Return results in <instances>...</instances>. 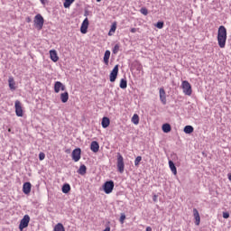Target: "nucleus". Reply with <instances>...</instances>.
Segmentation results:
<instances>
[{
    "label": "nucleus",
    "instance_id": "nucleus-1",
    "mask_svg": "<svg viewBox=\"0 0 231 231\" xmlns=\"http://www.w3.org/2000/svg\"><path fill=\"white\" fill-rule=\"evenodd\" d=\"M217 42L219 48H225L226 46V28L224 25L218 27Z\"/></svg>",
    "mask_w": 231,
    "mask_h": 231
},
{
    "label": "nucleus",
    "instance_id": "nucleus-2",
    "mask_svg": "<svg viewBox=\"0 0 231 231\" xmlns=\"http://www.w3.org/2000/svg\"><path fill=\"white\" fill-rule=\"evenodd\" d=\"M181 88L184 95H187L188 97H190V95H192V86L189 81L183 80L181 83Z\"/></svg>",
    "mask_w": 231,
    "mask_h": 231
},
{
    "label": "nucleus",
    "instance_id": "nucleus-3",
    "mask_svg": "<svg viewBox=\"0 0 231 231\" xmlns=\"http://www.w3.org/2000/svg\"><path fill=\"white\" fill-rule=\"evenodd\" d=\"M125 164L124 163V156L121 152H117V171L120 174H124Z\"/></svg>",
    "mask_w": 231,
    "mask_h": 231
},
{
    "label": "nucleus",
    "instance_id": "nucleus-4",
    "mask_svg": "<svg viewBox=\"0 0 231 231\" xmlns=\"http://www.w3.org/2000/svg\"><path fill=\"white\" fill-rule=\"evenodd\" d=\"M34 26L37 30H41L44 26V17L41 14L34 16Z\"/></svg>",
    "mask_w": 231,
    "mask_h": 231
},
{
    "label": "nucleus",
    "instance_id": "nucleus-5",
    "mask_svg": "<svg viewBox=\"0 0 231 231\" xmlns=\"http://www.w3.org/2000/svg\"><path fill=\"white\" fill-rule=\"evenodd\" d=\"M114 189H115V181L113 180H107L103 185V190L105 194H111Z\"/></svg>",
    "mask_w": 231,
    "mask_h": 231
},
{
    "label": "nucleus",
    "instance_id": "nucleus-6",
    "mask_svg": "<svg viewBox=\"0 0 231 231\" xmlns=\"http://www.w3.org/2000/svg\"><path fill=\"white\" fill-rule=\"evenodd\" d=\"M30 225V216L25 215L23 219L20 221L19 229L24 230Z\"/></svg>",
    "mask_w": 231,
    "mask_h": 231
},
{
    "label": "nucleus",
    "instance_id": "nucleus-7",
    "mask_svg": "<svg viewBox=\"0 0 231 231\" xmlns=\"http://www.w3.org/2000/svg\"><path fill=\"white\" fill-rule=\"evenodd\" d=\"M60 91H66V86L60 81H56L54 83V92L60 93Z\"/></svg>",
    "mask_w": 231,
    "mask_h": 231
},
{
    "label": "nucleus",
    "instance_id": "nucleus-8",
    "mask_svg": "<svg viewBox=\"0 0 231 231\" xmlns=\"http://www.w3.org/2000/svg\"><path fill=\"white\" fill-rule=\"evenodd\" d=\"M16 116H23V106H21V101L16 100L14 103Z\"/></svg>",
    "mask_w": 231,
    "mask_h": 231
},
{
    "label": "nucleus",
    "instance_id": "nucleus-9",
    "mask_svg": "<svg viewBox=\"0 0 231 231\" xmlns=\"http://www.w3.org/2000/svg\"><path fill=\"white\" fill-rule=\"evenodd\" d=\"M118 77V65H116L110 73V82H115Z\"/></svg>",
    "mask_w": 231,
    "mask_h": 231
},
{
    "label": "nucleus",
    "instance_id": "nucleus-10",
    "mask_svg": "<svg viewBox=\"0 0 231 231\" xmlns=\"http://www.w3.org/2000/svg\"><path fill=\"white\" fill-rule=\"evenodd\" d=\"M88 27H89V20L88 18H85L80 27L81 33H88Z\"/></svg>",
    "mask_w": 231,
    "mask_h": 231
},
{
    "label": "nucleus",
    "instance_id": "nucleus-11",
    "mask_svg": "<svg viewBox=\"0 0 231 231\" xmlns=\"http://www.w3.org/2000/svg\"><path fill=\"white\" fill-rule=\"evenodd\" d=\"M82 152V150L80 148H76L72 152V160L75 162H79L80 160V154Z\"/></svg>",
    "mask_w": 231,
    "mask_h": 231
},
{
    "label": "nucleus",
    "instance_id": "nucleus-12",
    "mask_svg": "<svg viewBox=\"0 0 231 231\" xmlns=\"http://www.w3.org/2000/svg\"><path fill=\"white\" fill-rule=\"evenodd\" d=\"M159 95H160V100L165 106L167 104V97L165 93V89L163 88H161L159 90Z\"/></svg>",
    "mask_w": 231,
    "mask_h": 231
},
{
    "label": "nucleus",
    "instance_id": "nucleus-13",
    "mask_svg": "<svg viewBox=\"0 0 231 231\" xmlns=\"http://www.w3.org/2000/svg\"><path fill=\"white\" fill-rule=\"evenodd\" d=\"M193 217L195 219V225L199 226V223H201V217H199V211H198L196 208H193Z\"/></svg>",
    "mask_w": 231,
    "mask_h": 231
},
{
    "label": "nucleus",
    "instance_id": "nucleus-14",
    "mask_svg": "<svg viewBox=\"0 0 231 231\" xmlns=\"http://www.w3.org/2000/svg\"><path fill=\"white\" fill-rule=\"evenodd\" d=\"M23 194H30V192H32V183L30 182L23 183Z\"/></svg>",
    "mask_w": 231,
    "mask_h": 231
},
{
    "label": "nucleus",
    "instance_id": "nucleus-15",
    "mask_svg": "<svg viewBox=\"0 0 231 231\" xmlns=\"http://www.w3.org/2000/svg\"><path fill=\"white\" fill-rule=\"evenodd\" d=\"M99 149L100 145L98 144V142L93 141L90 144V151H92V152H98Z\"/></svg>",
    "mask_w": 231,
    "mask_h": 231
},
{
    "label": "nucleus",
    "instance_id": "nucleus-16",
    "mask_svg": "<svg viewBox=\"0 0 231 231\" xmlns=\"http://www.w3.org/2000/svg\"><path fill=\"white\" fill-rule=\"evenodd\" d=\"M50 56H51V60H52V62H57L59 60V55L57 54V51L55 50L50 51Z\"/></svg>",
    "mask_w": 231,
    "mask_h": 231
},
{
    "label": "nucleus",
    "instance_id": "nucleus-17",
    "mask_svg": "<svg viewBox=\"0 0 231 231\" xmlns=\"http://www.w3.org/2000/svg\"><path fill=\"white\" fill-rule=\"evenodd\" d=\"M109 124H111V120H109L108 117L102 118L101 125L103 129H107V127H109Z\"/></svg>",
    "mask_w": 231,
    "mask_h": 231
},
{
    "label": "nucleus",
    "instance_id": "nucleus-18",
    "mask_svg": "<svg viewBox=\"0 0 231 231\" xmlns=\"http://www.w3.org/2000/svg\"><path fill=\"white\" fill-rule=\"evenodd\" d=\"M8 84H9V88L11 91H15V80L14 79V77H9L8 79Z\"/></svg>",
    "mask_w": 231,
    "mask_h": 231
},
{
    "label": "nucleus",
    "instance_id": "nucleus-19",
    "mask_svg": "<svg viewBox=\"0 0 231 231\" xmlns=\"http://www.w3.org/2000/svg\"><path fill=\"white\" fill-rule=\"evenodd\" d=\"M60 100L63 104H66V102L69 100V94L68 93V91H65L60 94Z\"/></svg>",
    "mask_w": 231,
    "mask_h": 231
},
{
    "label": "nucleus",
    "instance_id": "nucleus-20",
    "mask_svg": "<svg viewBox=\"0 0 231 231\" xmlns=\"http://www.w3.org/2000/svg\"><path fill=\"white\" fill-rule=\"evenodd\" d=\"M169 167H170L172 174H174V176H176V174H178V169H176V165L174 164V162L169 161Z\"/></svg>",
    "mask_w": 231,
    "mask_h": 231
},
{
    "label": "nucleus",
    "instance_id": "nucleus-21",
    "mask_svg": "<svg viewBox=\"0 0 231 231\" xmlns=\"http://www.w3.org/2000/svg\"><path fill=\"white\" fill-rule=\"evenodd\" d=\"M109 57H111V51H106L104 54V62L106 66L109 64Z\"/></svg>",
    "mask_w": 231,
    "mask_h": 231
},
{
    "label": "nucleus",
    "instance_id": "nucleus-22",
    "mask_svg": "<svg viewBox=\"0 0 231 231\" xmlns=\"http://www.w3.org/2000/svg\"><path fill=\"white\" fill-rule=\"evenodd\" d=\"M184 133L186 134H191V133H194V127L192 125H186L184 127Z\"/></svg>",
    "mask_w": 231,
    "mask_h": 231
},
{
    "label": "nucleus",
    "instance_id": "nucleus-23",
    "mask_svg": "<svg viewBox=\"0 0 231 231\" xmlns=\"http://www.w3.org/2000/svg\"><path fill=\"white\" fill-rule=\"evenodd\" d=\"M87 171H88V168L86 167V165L82 164V165H80L79 169L78 170V172L81 176H84L86 174Z\"/></svg>",
    "mask_w": 231,
    "mask_h": 231
},
{
    "label": "nucleus",
    "instance_id": "nucleus-24",
    "mask_svg": "<svg viewBox=\"0 0 231 231\" xmlns=\"http://www.w3.org/2000/svg\"><path fill=\"white\" fill-rule=\"evenodd\" d=\"M63 194H68L69 192V190H71V186H69V184L66 183L62 186L61 189Z\"/></svg>",
    "mask_w": 231,
    "mask_h": 231
},
{
    "label": "nucleus",
    "instance_id": "nucleus-25",
    "mask_svg": "<svg viewBox=\"0 0 231 231\" xmlns=\"http://www.w3.org/2000/svg\"><path fill=\"white\" fill-rule=\"evenodd\" d=\"M132 122L134 124V125H138L140 124V116H138V114H134L133 116Z\"/></svg>",
    "mask_w": 231,
    "mask_h": 231
},
{
    "label": "nucleus",
    "instance_id": "nucleus-26",
    "mask_svg": "<svg viewBox=\"0 0 231 231\" xmlns=\"http://www.w3.org/2000/svg\"><path fill=\"white\" fill-rule=\"evenodd\" d=\"M119 88H121V89L127 88V79H122L119 84Z\"/></svg>",
    "mask_w": 231,
    "mask_h": 231
},
{
    "label": "nucleus",
    "instance_id": "nucleus-27",
    "mask_svg": "<svg viewBox=\"0 0 231 231\" xmlns=\"http://www.w3.org/2000/svg\"><path fill=\"white\" fill-rule=\"evenodd\" d=\"M54 231H66V229L64 228V226L61 223H58L54 226Z\"/></svg>",
    "mask_w": 231,
    "mask_h": 231
},
{
    "label": "nucleus",
    "instance_id": "nucleus-28",
    "mask_svg": "<svg viewBox=\"0 0 231 231\" xmlns=\"http://www.w3.org/2000/svg\"><path fill=\"white\" fill-rule=\"evenodd\" d=\"M171 125L170 124H164L162 125V131L163 133H171Z\"/></svg>",
    "mask_w": 231,
    "mask_h": 231
},
{
    "label": "nucleus",
    "instance_id": "nucleus-29",
    "mask_svg": "<svg viewBox=\"0 0 231 231\" xmlns=\"http://www.w3.org/2000/svg\"><path fill=\"white\" fill-rule=\"evenodd\" d=\"M73 3H75V0H65L63 6L64 8H69Z\"/></svg>",
    "mask_w": 231,
    "mask_h": 231
},
{
    "label": "nucleus",
    "instance_id": "nucleus-30",
    "mask_svg": "<svg viewBox=\"0 0 231 231\" xmlns=\"http://www.w3.org/2000/svg\"><path fill=\"white\" fill-rule=\"evenodd\" d=\"M115 32H116V22H114L112 23L108 35H111V33H115Z\"/></svg>",
    "mask_w": 231,
    "mask_h": 231
},
{
    "label": "nucleus",
    "instance_id": "nucleus-31",
    "mask_svg": "<svg viewBox=\"0 0 231 231\" xmlns=\"http://www.w3.org/2000/svg\"><path fill=\"white\" fill-rule=\"evenodd\" d=\"M114 55H116V53H118V51H120V44H116L112 50Z\"/></svg>",
    "mask_w": 231,
    "mask_h": 231
},
{
    "label": "nucleus",
    "instance_id": "nucleus-32",
    "mask_svg": "<svg viewBox=\"0 0 231 231\" xmlns=\"http://www.w3.org/2000/svg\"><path fill=\"white\" fill-rule=\"evenodd\" d=\"M140 162H142V156H137L134 160L135 167H138L140 165Z\"/></svg>",
    "mask_w": 231,
    "mask_h": 231
},
{
    "label": "nucleus",
    "instance_id": "nucleus-33",
    "mask_svg": "<svg viewBox=\"0 0 231 231\" xmlns=\"http://www.w3.org/2000/svg\"><path fill=\"white\" fill-rule=\"evenodd\" d=\"M140 12L143 14V15H148V14H149V11L145 7H142L140 9Z\"/></svg>",
    "mask_w": 231,
    "mask_h": 231
},
{
    "label": "nucleus",
    "instance_id": "nucleus-34",
    "mask_svg": "<svg viewBox=\"0 0 231 231\" xmlns=\"http://www.w3.org/2000/svg\"><path fill=\"white\" fill-rule=\"evenodd\" d=\"M163 22H158L156 24H155V27L156 28H159V30H162V28H163Z\"/></svg>",
    "mask_w": 231,
    "mask_h": 231
},
{
    "label": "nucleus",
    "instance_id": "nucleus-35",
    "mask_svg": "<svg viewBox=\"0 0 231 231\" xmlns=\"http://www.w3.org/2000/svg\"><path fill=\"white\" fill-rule=\"evenodd\" d=\"M119 221L122 225H124V221H125V214H121V217L119 218Z\"/></svg>",
    "mask_w": 231,
    "mask_h": 231
},
{
    "label": "nucleus",
    "instance_id": "nucleus-36",
    "mask_svg": "<svg viewBox=\"0 0 231 231\" xmlns=\"http://www.w3.org/2000/svg\"><path fill=\"white\" fill-rule=\"evenodd\" d=\"M46 158V154H44V152H40L39 153V160L41 162H42V160H44Z\"/></svg>",
    "mask_w": 231,
    "mask_h": 231
},
{
    "label": "nucleus",
    "instance_id": "nucleus-37",
    "mask_svg": "<svg viewBox=\"0 0 231 231\" xmlns=\"http://www.w3.org/2000/svg\"><path fill=\"white\" fill-rule=\"evenodd\" d=\"M223 217H224V219H228V218L230 217V213H228V212H224V213H223Z\"/></svg>",
    "mask_w": 231,
    "mask_h": 231
},
{
    "label": "nucleus",
    "instance_id": "nucleus-38",
    "mask_svg": "<svg viewBox=\"0 0 231 231\" xmlns=\"http://www.w3.org/2000/svg\"><path fill=\"white\" fill-rule=\"evenodd\" d=\"M130 32H131V33H136V32H138V29H136V28H132V29L130 30Z\"/></svg>",
    "mask_w": 231,
    "mask_h": 231
},
{
    "label": "nucleus",
    "instance_id": "nucleus-39",
    "mask_svg": "<svg viewBox=\"0 0 231 231\" xmlns=\"http://www.w3.org/2000/svg\"><path fill=\"white\" fill-rule=\"evenodd\" d=\"M25 21H26V23H32V18L27 17V18H25Z\"/></svg>",
    "mask_w": 231,
    "mask_h": 231
},
{
    "label": "nucleus",
    "instance_id": "nucleus-40",
    "mask_svg": "<svg viewBox=\"0 0 231 231\" xmlns=\"http://www.w3.org/2000/svg\"><path fill=\"white\" fill-rule=\"evenodd\" d=\"M146 231H152V227L147 226V227H146Z\"/></svg>",
    "mask_w": 231,
    "mask_h": 231
},
{
    "label": "nucleus",
    "instance_id": "nucleus-41",
    "mask_svg": "<svg viewBox=\"0 0 231 231\" xmlns=\"http://www.w3.org/2000/svg\"><path fill=\"white\" fill-rule=\"evenodd\" d=\"M103 231H111V227L107 226Z\"/></svg>",
    "mask_w": 231,
    "mask_h": 231
},
{
    "label": "nucleus",
    "instance_id": "nucleus-42",
    "mask_svg": "<svg viewBox=\"0 0 231 231\" xmlns=\"http://www.w3.org/2000/svg\"><path fill=\"white\" fill-rule=\"evenodd\" d=\"M152 199L153 201H156V199H158V196L154 195Z\"/></svg>",
    "mask_w": 231,
    "mask_h": 231
},
{
    "label": "nucleus",
    "instance_id": "nucleus-43",
    "mask_svg": "<svg viewBox=\"0 0 231 231\" xmlns=\"http://www.w3.org/2000/svg\"><path fill=\"white\" fill-rule=\"evenodd\" d=\"M42 5H44L45 0H40Z\"/></svg>",
    "mask_w": 231,
    "mask_h": 231
},
{
    "label": "nucleus",
    "instance_id": "nucleus-44",
    "mask_svg": "<svg viewBox=\"0 0 231 231\" xmlns=\"http://www.w3.org/2000/svg\"><path fill=\"white\" fill-rule=\"evenodd\" d=\"M87 15H88V11L85 12V16H87Z\"/></svg>",
    "mask_w": 231,
    "mask_h": 231
},
{
    "label": "nucleus",
    "instance_id": "nucleus-45",
    "mask_svg": "<svg viewBox=\"0 0 231 231\" xmlns=\"http://www.w3.org/2000/svg\"><path fill=\"white\" fill-rule=\"evenodd\" d=\"M100 1H102V0H97V3H100Z\"/></svg>",
    "mask_w": 231,
    "mask_h": 231
}]
</instances>
